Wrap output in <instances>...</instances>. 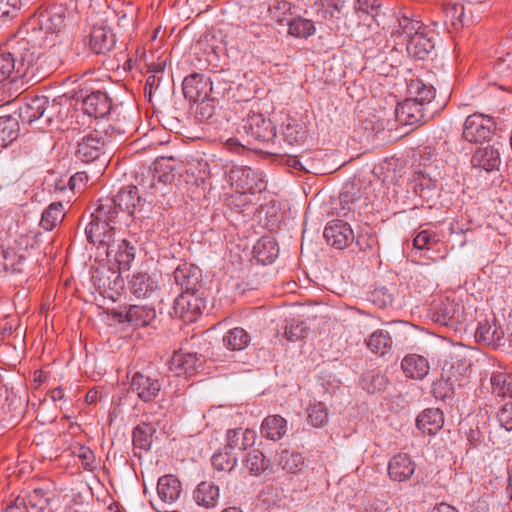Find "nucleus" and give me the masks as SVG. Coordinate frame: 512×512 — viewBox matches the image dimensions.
Returning <instances> with one entry per match:
<instances>
[{
	"label": "nucleus",
	"instance_id": "f257e3e1",
	"mask_svg": "<svg viewBox=\"0 0 512 512\" xmlns=\"http://www.w3.org/2000/svg\"><path fill=\"white\" fill-rule=\"evenodd\" d=\"M391 36L396 44H405L409 56L425 60L434 49V33L421 21L406 15L396 17Z\"/></svg>",
	"mask_w": 512,
	"mask_h": 512
},
{
	"label": "nucleus",
	"instance_id": "f03ea898",
	"mask_svg": "<svg viewBox=\"0 0 512 512\" xmlns=\"http://www.w3.org/2000/svg\"><path fill=\"white\" fill-rule=\"evenodd\" d=\"M118 220L114 202L103 197L97 201L91 220L85 228L87 240L98 245V248L102 247L107 257L114 252L115 224Z\"/></svg>",
	"mask_w": 512,
	"mask_h": 512
},
{
	"label": "nucleus",
	"instance_id": "7ed1b4c3",
	"mask_svg": "<svg viewBox=\"0 0 512 512\" xmlns=\"http://www.w3.org/2000/svg\"><path fill=\"white\" fill-rule=\"evenodd\" d=\"M64 26V15L61 7H51L40 11L30 17L16 33L19 37H25L29 41L31 51L46 42H52L53 37Z\"/></svg>",
	"mask_w": 512,
	"mask_h": 512
},
{
	"label": "nucleus",
	"instance_id": "20e7f679",
	"mask_svg": "<svg viewBox=\"0 0 512 512\" xmlns=\"http://www.w3.org/2000/svg\"><path fill=\"white\" fill-rule=\"evenodd\" d=\"M173 158L161 157L157 159L153 164V169L150 173L152 174V182L150 188H158L157 184H163L164 186L171 183L178 175V182H184L186 185L189 184L190 174L187 168V164L181 163L178 166L170 164Z\"/></svg>",
	"mask_w": 512,
	"mask_h": 512
},
{
	"label": "nucleus",
	"instance_id": "39448f33",
	"mask_svg": "<svg viewBox=\"0 0 512 512\" xmlns=\"http://www.w3.org/2000/svg\"><path fill=\"white\" fill-rule=\"evenodd\" d=\"M495 130V122L492 117L474 113L469 115L463 125V138L470 143H482L488 141Z\"/></svg>",
	"mask_w": 512,
	"mask_h": 512
},
{
	"label": "nucleus",
	"instance_id": "423d86ee",
	"mask_svg": "<svg viewBox=\"0 0 512 512\" xmlns=\"http://www.w3.org/2000/svg\"><path fill=\"white\" fill-rule=\"evenodd\" d=\"M229 180L236 191L242 194H255L266 188L261 173L250 167H233L229 172Z\"/></svg>",
	"mask_w": 512,
	"mask_h": 512
},
{
	"label": "nucleus",
	"instance_id": "0eeeda50",
	"mask_svg": "<svg viewBox=\"0 0 512 512\" xmlns=\"http://www.w3.org/2000/svg\"><path fill=\"white\" fill-rule=\"evenodd\" d=\"M108 198L114 202L117 218L119 219L123 216L132 217L136 212L142 211L145 204V200L139 195L136 186L124 187L117 193L116 197Z\"/></svg>",
	"mask_w": 512,
	"mask_h": 512
},
{
	"label": "nucleus",
	"instance_id": "6e6552de",
	"mask_svg": "<svg viewBox=\"0 0 512 512\" xmlns=\"http://www.w3.org/2000/svg\"><path fill=\"white\" fill-rule=\"evenodd\" d=\"M394 114L398 123L403 126H419L428 119L423 103L411 99L398 103Z\"/></svg>",
	"mask_w": 512,
	"mask_h": 512
},
{
	"label": "nucleus",
	"instance_id": "1a4fd4ad",
	"mask_svg": "<svg viewBox=\"0 0 512 512\" xmlns=\"http://www.w3.org/2000/svg\"><path fill=\"white\" fill-rule=\"evenodd\" d=\"M323 235L328 244L340 250L354 240L350 225L342 220L332 221L325 227Z\"/></svg>",
	"mask_w": 512,
	"mask_h": 512
},
{
	"label": "nucleus",
	"instance_id": "9d476101",
	"mask_svg": "<svg viewBox=\"0 0 512 512\" xmlns=\"http://www.w3.org/2000/svg\"><path fill=\"white\" fill-rule=\"evenodd\" d=\"M49 105V98L44 95L27 96L19 108V117L23 123L31 124L44 116Z\"/></svg>",
	"mask_w": 512,
	"mask_h": 512
},
{
	"label": "nucleus",
	"instance_id": "9b49d317",
	"mask_svg": "<svg viewBox=\"0 0 512 512\" xmlns=\"http://www.w3.org/2000/svg\"><path fill=\"white\" fill-rule=\"evenodd\" d=\"M132 391L144 402L153 401L161 391V383L158 379L135 373L131 381Z\"/></svg>",
	"mask_w": 512,
	"mask_h": 512
},
{
	"label": "nucleus",
	"instance_id": "f8f14e48",
	"mask_svg": "<svg viewBox=\"0 0 512 512\" xmlns=\"http://www.w3.org/2000/svg\"><path fill=\"white\" fill-rule=\"evenodd\" d=\"M104 154V140L98 135L90 134L79 142L76 157L84 163H91Z\"/></svg>",
	"mask_w": 512,
	"mask_h": 512
},
{
	"label": "nucleus",
	"instance_id": "ddd939ff",
	"mask_svg": "<svg viewBox=\"0 0 512 512\" xmlns=\"http://www.w3.org/2000/svg\"><path fill=\"white\" fill-rule=\"evenodd\" d=\"M244 129L248 135L260 142L268 141L275 136L274 126L262 114L249 115Z\"/></svg>",
	"mask_w": 512,
	"mask_h": 512
},
{
	"label": "nucleus",
	"instance_id": "4468645a",
	"mask_svg": "<svg viewBox=\"0 0 512 512\" xmlns=\"http://www.w3.org/2000/svg\"><path fill=\"white\" fill-rule=\"evenodd\" d=\"M415 463L406 453L393 456L388 464V474L393 481L403 482L408 480L415 471Z\"/></svg>",
	"mask_w": 512,
	"mask_h": 512
},
{
	"label": "nucleus",
	"instance_id": "2eb2a0df",
	"mask_svg": "<svg viewBox=\"0 0 512 512\" xmlns=\"http://www.w3.org/2000/svg\"><path fill=\"white\" fill-rule=\"evenodd\" d=\"M116 45L113 31L106 26H93L90 32V48L95 54H106Z\"/></svg>",
	"mask_w": 512,
	"mask_h": 512
},
{
	"label": "nucleus",
	"instance_id": "dca6fc26",
	"mask_svg": "<svg viewBox=\"0 0 512 512\" xmlns=\"http://www.w3.org/2000/svg\"><path fill=\"white\" fill-rule=\"evenodd\" d=\"M83 111L90 117L103 118L111 110V100L106 93L92 92L83 99Z\"/></svg>",
	"mask_w": 512,
	"mask_h": 512
},
{
	"label": "nucleus",
	"instance_id": "f3484780",
	"mask_svg": "<svg viewBox=\"0 0 512 512\" xmlns=\"http://www.w3.org/2000/svg\"><path fill=\"white\" fill-rule=\"evenodd\" d=\"M443 425L444 414L439 408H427L416 418V427L429 435H435Z\"/></svg>",
	"mask_w": 512,
	"mask_h": 512
},
{
	"label": "nucleus",
	"instance_id": "a211bd4d",
	"mask_svg": "<svg viewBox=\"0 0 512 512\" xmlns=\"http://www.w3.org/2000/svg\"><path fill=\"white\" fill-rule=\"evenodd\" d=\"M401 367L406 377L416 380L423 379L430 370L427 358L421 354H406Z\"/></svg>",
	"mask_w": 512,
	"mask_h": 512
},
{
	"label": "nucleus",
	"instance_id": "6ab92c4d",
	"mask_svg": "<svg viewBox=\"0 0 512 512\" xmlns=\"http://www.w3.org/2000/svg\"><path fill=\"white\" fill-rule=\"evenodd\" d=\"M120 316L135 327H144L156 318V311L148 305H130L124 315L120 313Z\"/></svg>",
	"mask_w": 512,
	"mask_h": 512
},
{
	"label": "nucleus",
	"instance_id": "aec40b11",
	"mask_svg": "<svg viewBox=\"0 0 512 512\" xmlns=\"http://www.w3.org/2000/svg\"><path fill=\"white\" fill-rule=\"evenodd\" d=\"M158 288L157 282L147 273L137 272L132 275L129 281V290L137 298H148Z\"/></svg>",
	"mask_w": 512,
	"mask_h": 512
},
{
	"label": "nucleus",
	"instance_id": "412c9836",
	"mask_svg": "<svg viewBox=\"0 0 512 512\" xmlns=\"http://www.w3.org/2000/svg\"><path fill=\"white\" fill-rule=\"evenodd\" d=\"M257 435L254 430L236 428L227 432V448L231 451H243L252 447L256 441Z\"/></svg>",
	"mask_w": 512,
	"mask_h": 512
},
{
	"label": "nucleus",
	"instance_id": "4be33fe9",
	"mask_svg": "<svg viewBox=\"0 0 512 512\" xmlns=\"http://www.w3.org/2000/svg\"><path fill=\"white\" fill-rule=\"evenodd\" d=\"M182 492L181 482L173 475H164L159 478L157 493L159 498L166 502L176 501Z\"/></svg>",
	"mask_w": 512,
	"mask_h": 512
},
{
	"label": "nucleus",
	"instance_id": "5701e85b",
	"mask_svg": "<svg viewBox=\"0 0 512 512\" xmlns=\"http://www.w3.org/2000/svg\"><path fill=\"white\" fill-rule=\"evenodd\" d=\"M471 163L473 167L492 171L500 164V154L497 149L491 146L479 148L473 154Z\"/></svg>",
	"mask_w": 512,
	"mask_h": 512
},
{
	"label": "nucleus",
	"instance_id": "b1692460",
	"mask_svg": "<svg viewBox=\"0 0 512 512\" xmlns=\"http://www.w3.org/2000/svg\"><path fill=\"white\" fill-rule=\"evenodd\" d=\"M219 496V487L212 482H201L194 490V501L207 509L217 505Z\"/></svg>",
	"mask_w": 512,
	"mask_h": 512
},
{
	"label": "nucleus",
	"instance_id": "393cba45",
	"mask_svg": "<svg viewBox=\"0 0 512 512\" xmlns=\"http://www.w3.org/2000/svg\"><path fill=\"white\" fill-rule=\"evenodd\" d=\"M287 433V421L279 415L267 416L261 425L263 437L278 441Z\"/></svg>",
	"mask_w": 512,
	"mask_h": 512
},
{
	"label": "nucleus",
	"instance_id": "a878e982",
	"mask_svg": "<svg viewBox=\"0 0 512 512\" xmlns=\"http://www.w3.org/2000/svg\"><path fill=\"white\" fill-rule=\"evenodd\" d=\"M135 254V246L131 245L127 240L122 239L118 242L115 240L114 252H112L110 257H114L120 271H128L131 268V263L135 259Z\"/></svg>",
	"mask_w": 512,
	"mask_h": 512
},
{
	"label": "nucleus",
	"instance_id": "bb28decb",
	"mask_svg": "<svg viewBox=\"0 0 512 512\" xmlns=\"http://www.w3.org/2000/svg\"><path fill=\"white\" fill-rule=\"evenodd\" d=\"M254 255L258 262L271 264L278 256L279 248L271 237H262L254 246Z\"/></svg>",
	"mask_w": 512,
	"mask_h": 512
},
{
	"label": "nucleus",
	"instance_id": "cd10ccee",
	"mask_svg": "<svg viewBox=\"0 0 512 512\" xmlns=\"http://www.w3.org/2000/svg\"><path fill=\"white\" fill-rule=\"evenodd\" d=\"M476 339L484 345L497 349L502 340V333L498 331L495 325L489 322L480 323L476 331Z\"/></svg>",
	"mask_w": 512,
	"mask_h": 512
},
{
	"label": "nucleus",
	"instance_id": "c85d7f7f",
	"mask_svg": "<svg viewBox=\"0 0 512 512\" xmlns=\"http://www.w3.org/2000/svg\"><path fill=\"white\" fill-rule=\"evenodd\" d=\"M19 136V123L11 115L0 117V147H7Z\"/></svg>",
	"mask_w": 512,
	"mask_h": 512
},
{
	"label": "nucleus",
	"instance_id": "c756f323",
	"mask_svg": "<svg viewBox=\"0 0 512 512\" xmlns=\"http://www.w3.org/2000/svg\"><path fill=\"white\" fill-rule=\"evenodd\" d=\"M251 341L250 335L240 327L233 328L223 337L224 345L233 352L247 348Z\"/></svg>",
	"mask_w": 512,
	"mask_h": 512
},
{
	"label": "nucleus",
	"instance_id": "7c9ffc66",
	"mask_svg": "<svg viewBox=\"0 0 512 512\" xmlns=\"http://www.w3.org/2000/svg\"><path fill=\"white\" fill-rule=\"evenodd\" d=\"M360 385L369 394H375L386 389L388 379L379 371H369L362 375Z\"/></svg>",
	"mask_w": 512,
	"mask_h": 512
},
{
	"label": "nucleus",
	"instance_id": "2f4dec72",
	"mask_svg": "<svg viewBox=\"0 0 512 512\" xmlns=\"http://www.w3.org/2000/svg\"><path fill=\"white\" fill-rule=\"evenodd\" d=\"M279 466L286 472L297 473L305 464L303 455L294 450H283L278 457Z\"/></svg>",
	"mask_w": 512,
	"mask_h": 512
},
{
	"label": "nucleus",
	"instance_id": "473e14b6",
	"mask_svg": "<svg viewBox=\"0 0 512 512\" xmlns=\"http://www.w3.org/2000/svg\"><path fill=\"white\" fill-rule=\"evenodd\" d=\"M283 139L289 145H297L304 142L307 137V130L296 120L288 119L282 130Z\"/></svg>",
	"mask_w": 512,
	"mask_h": 512
},
{
	"label": "nucleus",
	"instance_id": "72a5a7b5",
	"mask_svg": "<svg viewBox=\"0 0 512 512\" xmlns=\"http://www.w3.org/2000/svg\"><path fill=\"white\" fill-rule=\"evenodd\" d=\"M65 216L64 208L61 202L51 203L42 213L40 225L47 231H50L60 223Z\"/></svg>",
	"mask_w": 512,
	"mask_h": 512
},
{
	"label": "nucleus",
	"instance_id": "f704fd0d",
	"mask_svg": "<svg viewBox=\"0 0 512 512\" xmlns=\"http://www.w3.org/2000/svg\"><path fill=\"white\" fill-rule=\"evenodd\" d=\"M492 392L498 397H512V374L494 372L491 376Z\"/></svg>",
	"mask_w": 512,
	"mask_h": 512
},
{
	"label": "nucleus",
	"instance_id": "c9c22d12",
	"mask_svg": "<svg viewBox=\"0 0 512 512\" xmlns=\"http://www.w3.org/2000/svg\"><path fill=\"white\" fill-rule=\"evenodd\" d=\"M155 428L149 423H141L133 430V445L144 451H148L152 444V436Z\"/></svg>",
	"mask_w": 512,
	"mask_h": 512
},
{
	"label": "nucleus",
	"instance_id": "e433bc0d",
	"mask_svg": "<svg viewBox=\"0 0 512 512\" xmlns=\"http://www.w3.org/2000/svg\"><path fill=\"white\" fill-rule=\"evenodd\" d=\"M192 291L183 290L174 300L173 310L177 317L185 323L192 322L191 309Z\"/></svg>",
	"mask_w": 512,
	"mask_h": 512
},
{
	"label": "nucleus",
	"instance_id": "4c0bfd02",
	"mask_svg": "<svg viewBox=\"0 0 512 512\" xmlns=\"http://www.w3.org/2000/svg\"><path fill=\"white\" fill-rule=\"evenodd\" d=\"M409 91L415 96L412 100L423 103V107L435 98L436 93L435 88L432 85H428L420 79L411 81Z\"/></svg>",
	"mask_w": 512,
	"mask_h": 512
},
{
	"label": "nucleus",
	"instance_id": "58836bf2",
	"mask_svg": "<svg viewBox=\"0 0 512 512\" xmlns=\"http://www.w3.org/2000/svg\"><path fill=\"white\" fill-rule=\"evenodd\" d=\"M367 347L372 352H385L393 347V340L388 331L378 329L367 340Z\"/></svg>",
	"mask_w": 512,
	"mask_h": 512
},
{
	"label": "nucleus",
	"instance_id": "ea45409f",
	"mask_svg": "<svg viewBox=\"0 0 512 512\" xmlns=\"http://www.w3.org/2000/svg\"><path fill=\"white\" fill-rule=\"evenodd\" d=\"M244 464L253 475H259L269 467V461L259 449L250 450L244 459Z\"/></svg>",
	"mask_w": 512,
	"mask_h": 512
},
{
	"label": "nucleus",
	"instance_id": "a19ab883",
	"mask_svg": "<svg viewBox=\"0 0 512 512\" xmlns=\"http://www.w3.org/2000/svg\"><path fill=\"white\" fill-rule=\"evenodd\" d=\"M192 354H172L169 360V370L176 376L189 378L192 365L190 363Z\"/></svg>",
	"mask_w": 512,
	"mask_h": 512
},
{
	"label": "nucleus",
	"instance_id": "79ce46f5",
	"mask_svg": "<svg viewBox=\"0 0 512 512\" xmlns=\"http://www.w3.org/2000/svg\"><path fill=\"white\" fill-rule=\"evenodd\" d=\"M456 312V305L453 301H450L448 298L445 300L439 301L434 307V319L436 322L441 323L443 325H449V323L454 319Z\"/></svg>",
	"mask_w": 512,
	"mask_h": 512
},
{
	"label": "nucleus",
	"instance_id": "37998d69",
	"mask_svg": "<svg viewBox=\"0 0 512 512\" xmlns=\"http://www.w3.org/2000/svg\"><path fill=\"white\" fill-rule=\"evenodd\" d=\"M288 32L295 37L307 38L314 34L315 26L309 19L297 18L288 21Z\"/></svg>",
	"mask_w": 512,
	"mask_h": 512
},
{
	"label": "nucleus",
	"instance_id": "c03bdc74",
	"mask_svg": "<svg viewBox=\"0 0 512 512\" xmlns=\"http://www.w3.org/2000/svg\"><path fill=\"white\" fill-rule=\"evenodd\" d=\"M356 245L362 251L375 252L378 250L379 241L375 232L370 227H366L356 236Z\"/></svg>",
	"mask_w": 512,
	"mask_h": 512
},
{
	"label": "nucleus",
	"instance_id": "a18cd8bd",
	"mask_svg": "<svg viewBox=\"0 0 512 512\" xmlns=\"http://www.w3.org/2000/svg\"><path fill=\"white\" fill-rule=\"evenodd\" d=\"M206 97L207 92H205L203 96L198 93L197 98L194 97V103H197L195 118L200 121L208 120L214 114V105L210 100L206 99Z\"/></svg>",
	"mask_w": 512,
	"mask_h": 512
},
{
	"label": "nucleus",
	"instance_id": "49530a36",
	"mask_svg": "<svg viewBox=\"0 0 512 512\" xmlns=\"http://www.w3.org/2000/svg\"><path fill=\"white\" fill-rule=\"evenodd\" d=\"M327 419L328 412L326 406L323 403L317 402L309 406L308 420L312 426L321 427L327 422Z\"/></svg>",
	"mask_w": 512,
	"mask_h": 512
},
{
	"label": "nucleus",
	"instance_id": "de8ad7c7",
	"mask_svg": "<svg viewBox=\"0 0 512 512\" xmlns=\"http://www.w3.org/2000/svg\"><path fill=\"white\" fill-rule=\"evenodd\" d=\"M211 462L218 471H231L237 464V458L227 451L217 452L213 454Z\"/></svg>",
	"mask_w": 512,
	"mask_h": 512
},
{
	"label": "nucleus",
	"instance_id": "09e8293b",
	"mask_svg": "<svg viewBox=\"0 0 512 512\" xmlns=\"http://www.w3.org/2000/svg\"><path fill=\"white\" fill-rule=\"evenodd\" d=\"M439 241L438 236L431 230L420 231L413 240V245L418 250L431 249Z\"/></svg>",
	"mask_w": 512,
	"mask_h": 512
},
{
	"label": "nucleus",
	"instance_id": "8fccbe9b",
	"mask_svg": "<svg viewBox=\"0 0 512 512\" xmlns=\"http://www.w3.org/2000/svg\"><path fill=\"white\" fill-rule=\"evenodd\" d=\"M192 274V264L184 263L179 265L174 271V279L181 290L192 291L190 287V277Z\"/></svg>",
	"mask_w": 512,
	"mask_h": 512
},
{
	"label": "nucleus",
	"instance_id": "3c124183",
	"mask_svg": "<svg viewBox=\"0 0 512 512\" xmlns=\"http://www.w3.org/2000/svg\"><path fill=\"white\" fill-rule=\"evenodd\" d=\"M75 455L79 458L85 470L93 471L96 468V458L94 452L89 447L80 446L75 451Z\"/></svg>",
	"mask_w": 512,
	"mask_h": 512
},
{
	"label": "nucleus",
	"instance_id": "603ef678",
	"mask_svg": "<svg viewBox=\"0 0 512 512\" xmlns=\"http://www.w3.org/2000/svg\"><path fill=\"white\" fill-rule=\"evenodd\" d=\"M372 301L380 308H386L392 305L394 296L386 287H380L372 292Z\"/></svg>",
	"mask_w": 512,
	"mask_h": 512
},
{
	"label": "nucleus",
	"instance_id": "864d4df0",
	"mask_svg": "<svg viewBox=\"0 0 512 512\" xmlns=\"http://www.w3.org/2000/svg\"><path fill=\"white\" fill-rule=\"evenodd\" d=\"M497 420L507 431L512 430V402L504 404L497 412Z\"/></svg>",
	"mask_w": 512,
	"mask_h": 512
},
{
	"label": "nucleus",
	"instance_id": "5fc2aeb1",
	"mask_svg": "<svg viewBox=\"0 0 512 512\" xmlns=\"http://www.w3.org/2000/svg\"><path fill=\"white\" fill-rule=\"evenodd\" d=\"M306 332V326L303 322L291 324L290 326L286 327L285 329V336L288 341H295L302 337H304V334Z\"/></svg>",
	"mask_w": 512,
	"mask_h": 512
},
{
	"label": "nucleus",
	"instance_id": "6e6d98bb",
	"mask_svg": "<svg viewBox=\"0 0 512 512\" xmlns=\"http://www.w3.org/2000/svg\"><path fill=\"white\" fill-rule=\"evenodd\" d=\"M358 190L353 184L346 185L344 190L340 193V201L342 204L348 205V210H351V206L355 200H357Z\"/></svg>",
	"mask_w": 512,
	"mask_h": 512
},
{
	"label": "nucleus",
	"instance_id": "4d7b16f0",
	"mask_svg": "<svg viewBox=\"0 0 512 512\" xmlns=\"http://www.w3.org/2000/svg\"><path fill=\"white\" fill-rule=\"evenodd\" d=\"M129 12L126 9H122L117 12L118 15V26L121 28H127L134 22L133 7L129 5Z\"/></svg>",
	"mask_w": 512,
	"mask_h": 512
},
{
	"label": "nucleus",
	"instance_id": "13d9d810",
	"mask_svg": "<svg viewBox=\"0 0 512 512\" xmlns=\"http://www.w3.org/2000/svg\"><path fill=\"white\" fill-rule=\"evenodd\" d=\"M463 6L454 4L449 5L445 8L446 17L451 16L452 23L455 24V20L461 22V17L463 15Z\"/></svg>",
	"mask_w": 512,
	"mask_h": 512
},
{
	"label": "nucleus",
	"instance_id": "bf43d9fd",
	"mask_svg": "<svg viewBox=\"0 0 512 512\" xmlns=\"http://www.w3.org/2000/svg\"><path fill=\"white\" fill-rule=\"evenodd\" d=\"M388 507L386 503L375 500L373 502L367 503L360 512H386Z\"/></svg>",
	"mask_w": 512,
	"mask_h": 512
},
{
	"label": "nucleus",
	"instance_id": "052dcab7",
	"mask_svg": "<svg viewBox=\"0 0 512 512\" xmlns=\"http://www.w3.org/2000/svg\"><path fill=\"white\" fill-rule=\"evenodd\" d=\"M87 181V174L85 172H78L70 178L69 186L72 190H75L76 188H80V186L84 185Z\"/></svg>",
	"mask_w": 512,
	"mask_h": 512
},
{
	"label": "nucleus",
	"instance_id": "680f3d73",
	"mask_svg": "<svg viewBox=\"0 0 512 512\" xmlns=\"http://www.w3.org/2000/svg\"><path fill=\"white\" fill-rule=\"evenodd\" d=\"M336 12H339L337 5H329L327 7L319 9L317 12V16L323 19H332L334 18Z\"/></svg>",
	"mask_w": 512,
	"mask_h": 512
},
{
	"label": "nucleus",
	"instance_id": "e2e57ef3",
	"mask_svg": "<svg viewBox=\"0 0 512 512\" xmlns=\"http://www.w3.org/2000/svg\"><path fill=\"white\" fill-rule=\"evenodd\" d=\"M182 90L184 97L189 101V103L192 102V74L188 75L184 78L182 83Z\"/></svg>",
	"mask_w": 512,
	"mask_h": 512
},
{
	"label": "nucleus",
	"instance_id": "0e129e2a",
	"mask_svg": "<svg viewBox=\"0 0 512 512\" xmlns=\"http://www.w3.org/2000/svg\"><path fill=\"white\" fill-rule=\"evenodd\" d=\"M3 512H28V508L23 499L17 498L16 501L12 505L7 506Z\"/></svg>",
	"mask_w": 512,
	"mask_h": 512
},
{
	"label": "nucleus",
	"instance_id": "69168bd1",
	"mask_svg": "<svg viewBox=\"0 0 512 512\" xmlns=\"http://www.w3.org/2000/svg\"><path fill=\"white\" fill-rule=\"evenodd\" d=\"M431 512H459L455 507L447 504V503H440L436 505Z\"/></svg>",
	"mask_w": 512,
	"mask_h": 512
},
{
	"label": "nucleus",
	"instance_id": "338daca9",
	"mask_svg": "<svg viewBox=\"0 0 512 512\" xmlns=\"http://www.w3.org/2000/svg\"><path fill=\"white\" fill-rule=\"evenodd\" d=\"M50 397L54 402L61 400L64 397V390L61 387H56L50 392Z\"/></svg>",
	"mask_w": 512,
	"mask_h": 512
},
{
	"label": "nucleus",
	"instance_id": "774afa93",
	"mask_svg": "<svg viewBox=\"0 0 512 512\" xmlns=\"http://www.w3.org/2000/svg\"><path fill=\"white\" fill-rule=\"evenodd\" d=\"M97 399H98V391L94 390V389L89 390L85 397L86 402L89 404L96 403Z\"/></svg>",
	"mask_w": 512,
	"mask_h": 512
}]
</instances>
